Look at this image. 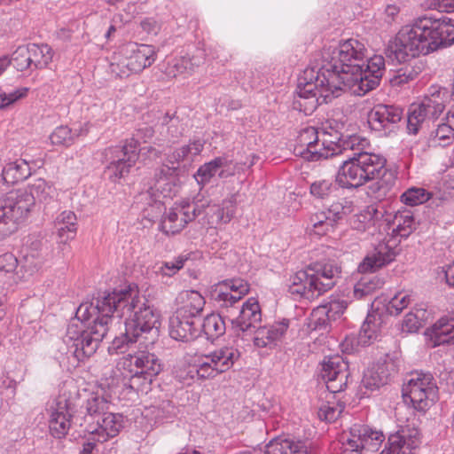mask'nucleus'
<instances>
[{"instance_id": "nucleus-2", "label": "nucleus", "mask_w": 454, "mask_h": 454, "mask_svg": "<svg viewBox=\"0 0 454 454\" xmlns=\"http://www.w3.org/2000/svg\"><path fill=\"white\" fill-rule=\"evenodd\" d=\"M368 145L369 142L358 136H350L343 140V153L350 151L351 154L342 160L336 175V183L342 188H357L381 176L369 187L370 194L380 201L393 195L391 189L395 178L392 173L387 172L384 157L365 151Z\"/></svg>"}, {"instance_id": "nucleus-60", "label": "nucleus", "mask_w": 454, "mask_h": 454, "mask_svg": "<svg viewBox=\"0 0 454 454\" xmlns=\"http://www.w3.org/2000/svg\"><path fill=\"white\" fill-rule=\"evenodd\" d=\"M416 76L417 72H415L413 68L406 67L399 69L390 81L392 86H402L414 80Z\"/></svg>"}, {"instance_id": "nucleus-64", "label": "nucleus", "mask_w": 454, "mask_h": 454, "mask_svg": "<svg viewBox=\"0 0 454 454\" xmlns=\"http://www.w3.org/2000/svg\"><path fill=\"white\" fill-rule=\"evenodd\" d=\"M18 266L17 258L11 253L0 255V272H12Z\"/></svg>"}, {"instance_id": "nucleus-44", "label": "nucleus", "mask_w": 454, "mask_h": 454, "mask_svg": "<svg viewBox=\"0 0 454 454\" xmlns=\"http://www.w3.org/2000/svg\"><path fill=\"white\" fill-rule=\"evenodd\" d=\"M201 327L207 339L212 340L223 335L226 330L223 317L215 313L209 314L204 318Z\"/></svg>"}, {"instance_id": "nucleus-7", "label": "nucleus", "mask_w": 454, "mask_h": 454, "mask_svg": "<svg viewBox=\"0 0 454 454\" xmlns=\"http://www.w3.org/2000/svg\"><path fill=\"white\" fill-rule=\"evenodd\" d=\"M367 49L364 43L350 38L340 42L337 46L324 49L322 52V69L330 75L332 83L348 90L345 76L359 71L366 58Z\"/></svg>"}, {"instance_id": "nucleus-62", "label": "nucleus", "mask_w": 454, "mask_h": 454, "mask_svg": "<svg viewBox=\"0 0 454 454\" xmlns=\"http://www.w3.org/2000/svg\"><path fill=\"white\" fill-rule=\"evenodd\" d=\"M186 208H189L188 211L193 215V220L200 215L205 212L207 208H211L209 207V201L207 200H197V201H189L183 200Z\"/></svg>"}, {"instance_id": "nucleus-55", "label": "nucleus", "mask_w": 454, "mask_h": 454, "mask_svg": "<svg viewBox=\"0 0 454 454\" xmlns=\"http://www.w3.org/2000/svg\"><path fill=\"white\" fill-rule=\"evenodd\" d=\"M27 92L28 89L26 87H20L10 92H0V110L11 108L17 101L26 98Z\"/></svg>"}, {"instance_id": "nucleus-26", "label": "nucleus", "mask_w": 454, "mask_h": 454, "mask_svg": "<svg viewBox=\"0 0 454 454\" xmlns=\"http://www.w3.org/2000/svg\"><path fill=\"white\" fill-rule=\"evenodd\" d=\"M262 320V311L257 299L251 297L245 301L239 316L232 321L235 328L243 333L255 330Z\"/></svg>"}, {"instance_id": "nucleus-30", "label": "nucleus", "mask_w": 454, "mask_h": 454, "mask_svg": "<svg viewBox=\"0 0 454 454\" xmlns=\"http://www.w3.org/2000/svg\"><path fill=\"white\" fill-rule=\"evenodd\" d=\"M195 320L192 317H187L176 311L169 317V336L181 341H189L198 336Z\"/></svg>"}, {"instance_id": "nucleus-1", "label": "nucleus", "mask_w": 454, "mask_h": 454, "mask_svg": "<svg viewBox=\"0 0 454 454\" xmlns=\"http://www.w3.org/2000/svg\"><path fill=\"white\" fill-rule=\"evenodd\" d=\"M121 301L118 290L104 293L95 302H82L76 309L75 318L69 323L64 337L78 361L92 356L108 332V324L115 316L116 304Z\"/></svg>"}, {"instance_id": "nucleus-19", "label": "nucleus", "mask_w": 454, "mask_h": 454, "mask_svg": "<svg viewBox=\"0 0 454 454\" xmlns=\"http://www.w3.org/2000/svg\"><path fill=\"white\" fill-rule=\"evenodd\" d=\"M403 117V109L393 105L378 104L368 113V123L372 129L384 132L385 135L393 130L395 124Z\"/></svg>"}, {"instance_id": "nucleus-47", "label": "nucleus", "mask_w": 454, "mask_h": 454, "mask_svg": "<svg viewBox=\"0 0 454 454\" xmlns=\"http://www.w3.org/2000/svg\"><path fill=\"white\" fill-rule=\"evenodd\" d=\"M427 314L425 309L415 308L405 315L402 324V331L406 333H416L423 326L427 320Z\"/></svg>"}, {"instance_id": "nucleus-38", "label": "nucleus", "mask_w": 454, "mask_h": 454, "mask_svg": "<svg viewBox=\"0 0 454 454\" xmlns=\"http://www.w3.org/2000/svg\"><path fill=\"white\" fill-rule=\"evenodd\" d=\"M178 300L182 306L176 311L179 314L192 317L193 319L203 310L205 305L204 297L194 290L183 291L180 293Z\"/></svg>"}, {"instance_id": "nucleus-52", "label": "nucleus", "mask_w": 454, "mask_h": 454, "mask_svg": "<svg viewBox=\"0 0 454 454\" xmlns=\"http://www.w3.org/2000/svg\"><path fill=\"white\" fill-rule=\"evenodd\" d=\"M431 197L430 192L424 188L411 187L401 196V200L408 206H417L427 202Z\"/></svg>"}, {"instance_id": "nucleus-29", "label": "nucleus", "mask_w": 454, "mask_h": 454, "mask_svg": "<svg viewBox=\"0 0 454 454\" xmlns=\"http://www.w3.org/2000/svg\"><path fill=\"white\" fill-rule=\"evenodd\" d=\"M394 248L386 243L378 244L373 251L368 254L358 266L360 272L374 271L395 260Z\"/></svg>"}, {"instance_id": "nucleus-32", "label": "nucleus", "mask_w": 454, "mask_h": 454, "mask_svg": "<svg viewBox=\"0 0 454 454\" xmlns=\"http://www.w3.org/2000/svg\"><path fill=\"white\" fill-rule=\"evenodd\" d=\"M432 347L454 344V318L441 317L425 332Z\"/></svg>"}, {"instance_id": "nucleus-8", "label": "nucleus", "mask_w": 454, "mask_h": 454, "mask_svg": "<svg viewBox=\"0 0 454 454\" xmlns=\"http://www.w3.org/2000/svg\"><path fill=\"white\" fill-rule=\"evenodd\" d=\"M340 274V268L334 262H316L291 277L289 293L313 301L332 289Z\"/></svg>"}, {"instance_id": "nucleus-49", "label": "nucleus", "mask_w": 454, "mask_h": 454, "mask_svg": "<svg viewBox=\"0 0 454 454\" xmlns=\"http://www.w3.org/2000/svg\"><path fill=\"white\" fill-rule=\"evenodd\" d=\"M236 203V195L232 194L223 201L222 207L213 206L210 208V212L213 213V217H215V222L223 223H229L235 214Z\"/></svg>"}, {"instance_id": "nucleus-63", "label": "nucleus", "mask_w": 454, "mask_h": 454, "mask_svg": "<svg viewBox=\"0 0 454 454\" xmlns=\"http://www.w3.org/2000/svg\"><path fill=\"white\" fill-rule=\"evenodd\" d=\"M126 64L127 57L119 61L112 62L109 67L110 73L119 78L128 77L133 72L131 69H128V67H126Z\"/></svg>"}, {"instance_id": "nucleus-54", "label": "nucleus", "mask_w": 454, "mask_h": 454, "mask_svg": "<svg viewBox=\"0 0 454 454\" xmlns=\"http://www.w3.org/2000/svg\"><path fill=\"white\" fill-rule=\"evenodd\" d=\"M185 261L186 258L179 256L170 262L156 263L155 273L162 277H172L184 267Z\"/></svg>"}, {"instance_id": "nucleus-37", "label": "nucleus", "mask_w": 454, "mask_h": 454, "mask_svg": "<svg viewBox=\"0 0 454 454\" xmlns=\"http://www.w3.org/2000/svg\"><path fill=\"white\" fill-rule=\"evenodd\" d=\"M29 176L30 168L26 160H19L9 162L4 168L0 166V178L3 186L19 183Z\"/></svg>"}, {"instance_id": "nucleus-50", "label": "nucleus", "mask_w": 454, "mask_h": 454, "mask_svg": "<svg viewBox=\"0 0 454 454\" xmlns=\"http://www.w3.org/2000/svg\"><path fill=\"white\" fill-rule=\"evenodd\" d=\"M413 301L409 291H400L391 298L387 305V310L390 315L398 316Z\"/></svg>"}, {"instance_id": "nucleus-18", "label": "nucleus", "mask_w": 454, "mask_h": 454, "mask_svg": "<svg viewBox=\"0 0 454 454\" xmlns=\"http://www.w3.org/2000/svg\"><path fill=\"white\" fill-rule=\"evenodd\" d=\"M443 109L442 102L431 98H426L419 104L411 105L407 116L409 134H418L427 121L436 119Z\"/></svg>"}, {"instance_id": "nucleus-27", "label": "nucleus", "mask_w": 454, "mask_h": 454, "mask_svg": "<svg viewBox=\"0 0 454 454\" xmlns=\"http://www.w3.org/2000/svg\"><path fill=\"white\" fill-rule=\"evenodd\" d=\"M348 307V301L340 297L332 296L330 301L318 306L312 312L311 322L315 328L325 326L326 321L335 320Z\"/></svg>"}, {"instance_id": "nucleus-35", "label": "nucleus", "mask_w": 454, "mask_h": 454, "mask_svg": "<svg viewBox=\"0 0 454 454\" xmlns=\"http://www.w3.org/2000/svg\"><path fill=\"white\" fill-rule=\"evenodd\" d=\"M315 151L320 153L315 159H306L309 161H317L323 159H328L333 156L343 154V141L340 140V135L323 133L322 137L313 144Z\"/></svg>"}, {"instance_id": "nucleus-33", "label": "nucleus", "mask_w": 454, "mask_h": 454, "mask_svg": "<svg viewBox=\"0 0 454 454\" xmlns=\"http://www.w3.org/2000/svg\"><path fill=\"white\" fill-rule=\"evenodd\" d=\"M386 364H378L364 372L359 391L362 397H368L370 393L379 389L388 381Z\"/></svg>"}, {"instance_id": "nucleus-53", "label": "nucleus", "mask_w": 454, "mask_h": 454, "mask_svg": "<svg viewBox=\"0 0 454 454\" xmlns=\"http://www.w3.org/2000/svg\"><path fill=\"white\" fill-rule=\"evenodd\" d=\"M10 64L12 65L18 71L21 72L27 69H32L31 59L27 45L20 46L13 51L10 59Z\"/></svg>"}, {"instance_id": "nucleus-45", "label": "nucleus", "mask_w": 454, "mask_h": 454, "mask_svg": "<svg viewBox=\"0 0 454 454\" xmlns=\"http://www.w3.org/2000/svg\"><path fill=\"white\" fill-rule=\"evenodd\" d=\"M56 227L63 240L74 238L76 232V215L72 211L62 212L56 219Z\"/></svg>"}, {"instance_id": "nucleus-43", "label": "nucleus", "mask_w": 454, "mask_h": 454, "mask_svg": "<svg viewBox=\"0 0 454 454\" xmlns=\"http://www.w3.org/2000/svg\"><path fill=\"white\" fill-rule=\"evenodd\" d=\"M204 57L202 52L199 55L184 56L174 60L171 73L174 76L180 74L189 75L192 74L198 67L203 64Z\"/></svg>"}, {"instance_id": "nucleus-40", "label": "nucleus", "mask_w": 454, "mask_h": 454, "mask_svg": "<svg viewBox=\"0 0 454 454\" xmlns=\"http://www.w3.org/2000/svg\"><path fill=\"white\" fill-rule=\"evenodd\" d=\"M384 212L380 210L377 206H367L363 211L355 214L349 218V225L353 230L364 232L367 230L372 221L379 220L383 217Z\"/></svg>"}, {"instance_id": "nucleus-61", "label": "nucleus", "mask_w": 454, "mask_h": 454, "mask_svg": "<svg viewBox=\"0 0 454 454\" xmlns=\"http://www.w3.org/2000/svg\"><path fill=\"white\" fill-rule=\"evenodd\" d=\"M454 137V124L448 121L447 123L439 124L436 130L434 139L439 143L442 142L443 145L448 144L449 141Z\"/></svg>"}, {"instance_id": "nucleus-46", "label": "nucleus", "mask_w": 454, "mask_h": 454, "mask_svg": "<svg viewBox=\"0 0 454 454\" xmlns=\"http://www.w3.org/2000/svg\"><path fill=\"white\" fill-rule=\"evenodd\" d=\"M28 51L31 59L32 69L43 68L52 59V50L47 44H28Z\"/></svg>"}, {"instance_id": "nucleus-20", "label": "nucleus", "mask_w": 454, "mask_h": 454, "mask_svg": "<svg viewBox=\"0 0 454 454\" xmlns=\"http://www.w3.org/2000/svg\"><path fill=\"white\" fill-rule=\"evenodd\" d=\"M249 292V284L241 278L226 279L215 285L214 300L221 307H231Z\"/></svg>"}, {"instance_id": "nucleus-9", "label": "nucleus", "mask_w": 454, "mask_h": 454, "mask_svg": "<svg viewBox=\"0 0 454 454\" xmlns=\"http://www.w3.org/2000/svg\"><path fill=\"white\" fill-rule=\"evenodd\" d=\"M329 78V74L325 72V69H322V66L318 69L307 68L303 75L299 78L297 98L294 100L295 106L306 114H310L320 104L321 98L324 102L331 98L338 97L340 92L344 90L340 86L332 83Z\"/></svg>"}, {"instance_id": "nucleus-23", "label": "nucleus", "mask_w": 454, "mask_h": 454, "mask_svg": "<svg viewBox=\"0 0 454 454\" xmlns=\"http://www.w3.org/2000/svg\"><path fill=\"white\" fill-rule=\"evenodd\" d=\"M289 327V320L284 319L270 325L258 326L254 330V345L257 348H272L283 339Z\"/></svg>"}, {"instance_id": "nucleus-48", "label": "nucleus", "mask_w": 454, "mask_h": 454, "mask_svg": "<svg viewBox=\"0 0 454 454\" xmlns=\"http://www.w3.org/2000/svg\"><path fill=\"white\" fill-rule=\"evenodd\" d=\"M162 134H166L169 141H175L182 137L184 125L176 114H166L161 120Z\"/></svg>"}, {"instance_id": "nucleus-17", "label": "nucleus", "mask_w": 454, "mask_h": 454, "mask_svg": "<svg viewBox=\"0 0 454 454\" xmlns=\"http://www.w3.org/2000/svg\"><path fill=\"white\" fill-rule=\"evenodd\" d=\"M321 376L330 392H341L348 384V363L339 355L325 357L322 363Z\"/></svg>"}, {"instance_id": "nucleus-3", "label": "nucleus", "mask_w": 454, "mask_h": 454, "mask_svg": "<svg viewBox=\"0 0 454 454\" xmlns=\"http://www.w3.org/2000/svg\"><path fill=\"white\" fill-rule=\"evenodd\" d=\"M453 43L454 20L445 16H422L398 31L395 38L389 41L386 53L388 58L402 63Z\"/></svg>"}, {"instance_id": "nucleus-14", "label": "nucleus", "mask_w": 454, "mask_h": 454, "mask_svg": "<svg viewBox=\"0 0 454 454\" xmlns=\"http://www.w3.org/2000/svg\"><path fill=\"white\" fill-rule=\"evenodd\" d=\"M240 356L231 346H224L203 355L196 361V373L200 379L215 378L231 369Z\"/></svg>"}, {"instance_id": "nucleus-31", "label": "nucleus", "mask_w": 454, "mask_h": 454, "mask_svg": "<svg viewBox=\"0 0 454 454\" xmlns=\"http://www.w3.org/2000/svg\"><path fill=\"white\" fill-rule=\"evenodd\" d=\"M127 51L130 53L127 57L128 69L133 73H139L150 67L155 61V51L153 46L147 44H129Z\"/></svg>"}, {"instance_id": "nucleus-57", "label": "nucleus", "mask_w": 454, "mask_h": 454, "mask_svg": "<svg viewBox=\"0 0 454 454\" xmlns=\"http://www.w3.org/2000/svg\"><path fill=\"white\" fill-rule=\"evenodd\" d=\"M334 190V185L331 180H317L311 184L310 193L318 199L328 197Z\"/></svg>"}, {"instance_id": "nucleus-22", "label": "nucleus", "mask_w": 454, "mask_h": 454, "mask_svg": "<svg viewBox=\"0 0 454 454\" xmlns=\"http://www.w3.org/2000/svg\"><path fill=\"white\" fill-rule=\"evenodd\" d=\"M235 166L226 157H216L209 162L200 166L194 175L199 184L205 185L218 176L219 178H227L235 174Z\"/></svg>"}, {"instance_id": "nucleus-36", "label": "nucleus", "mask_w": 454, "mask_h": 454, "mask_svg": "<svg viewBox=\"0 0 454 454\" xmlns=\"http://www.w3.org/2000/svg\"><path fill=\"white\" fill-rule=\"evenodd\" d=\"M383 320L379 312L369 313L357 336V343L362 346L372 344L381 335Z\"/></svg>"}, {"instance_id": "nucleus-41", "label": "nucleus", "mask_w": 454, "mask_h": 454, "mask_svg": "<svg viewBox=\"0 0 454 454\" xmlns=\"http://www.w3.org/2000/svg\"><path fill=\"white\" fill-rule=\"evenodd\" d=\"M383 285V279L378 276H364L354 286V296L357 299H365L372 296Z\"/></svg>"}, {"instance_id": "nucleus-58", "label": "nucleus", "mask_w": 454, "mask_h": 454, "mask_svg": "<svg viewBox=\"0 0 454 454\" xmlns=\"http://www.w3.org/2000/svg\"><path fill=\"white\" fill-rule=\"evenodd\" d=\"M309 223L314 230L318 232L319 229H322V231H326L329 227H333L334 224L331 222V217L327 211H321L312 215L309 218Z\"/></svg>"}, {"instance_id": "nucleus-12", "label": "nucleus", "mask_w": 454, "mask_h": 454, "mask_svg": "<svg viewBox=\"0 0 454 454\" xmlns=\"http://www.w3.org/2000/svg\"><path fill=\"white\" fill-rule=\"evenodd\" d=\"M438 388L430 373L416 372L403 387V397L419 411H426L438 397Z\"/></svg>"}, {"instance_id": "nucleus-10", "label": "nucleus", "mask_w": 454, "mask_h": 454, "mask_svg": "<svg viewBox=\"0 0 454 454\" xmlns=\"http://www.w3.org/2000/svg\"><path fill=\"white\" fill-rule=\"evenodd\" d=\"M153 136L151 127L137 130L133 137L127 139L123 145L109 147L104 152L106 167L105 174L112 182L127 176L138 160V148L141 142L146 143Z\"/></svg>"}, {"instance_id": "nucleus-28", "label": "nucleus", "mask_w": 454, "mask_h": 454, "mask_svg": "<svg viewBox=\"0 0 454 454\" xmlns=\"http://www.w3.org/2000/svg\"><path fill=\"white\" fill-rule=\"evenodd\" d=\"M311 442L292 439H274L265 447L264 454H316Z\"/></svg>"}, {"instance_id": "nucleus-11", "label": "nucleus", "mask_w": 454, "mask_h": 454, "mask_svg": "<svg viewBox=\"0 0 454 454\" xmlns=\"http://www.w3.org/2000/svg\"><path fill=\"white\" fill-rule=\"evenodd\" d=\"M119 364L131 374L129 387L136 391H143L162 370L158 356L148 350L129 354Z\"/></svg>"}, {"instance_id": "nucleus-16", "label": "nucleus", "mask_w": 454, "mask_h": 454, "mask_svg": "<svg viewBox=\"0 0 454 454\" xmlns=\"http://www.w3.org/2000/svg\"><path fill=\"white\" fill-rule=\"evenodd\" d=\"M385 436L381 431L373 430L367 426L355 427L349 435L342 437L344 451L367 454L379 450Z\"/></svg>"}, {"instance_id": "nucleus-6", "label": "nucleus", "mask_w": 454, "mask_h": 454, "mask_svg": "<svg viewBox=\"0 0 454 454\" xmlns=\"http://www.w3.org/2000/svg\"><path fill=\"white\" fill-rule=\"evenodd\" d=\"M54 189L43 178H38L25 189L13 190L0 198V240L18 228L33 210L35 201L47 202Z\"/></svg>"}, {"instance_id": "nucleus-15", "label": "nucleus", "mask_w": 454, "mask_h": 454, "mask_svg": "<svg viewBox=\"0 0 454 454\" xmlns=\"http://www.w3.org/2000/svg\"><path fill=\"white\" fill-rule=\"evenodd\" d=\"M49 428L55 438H64L78 419L74 415V405L65 395H59L53 400L49 408Z\"/></svg>"}, {"instance_id": "nucleus-25", "label": "nucleus", "mask_w": 454, "mask_h": 454, "mask_svg": "<svg viewBox=\"0 0 454 454\" xmlns=\"http://www.w3.org/2000/svg\"><path fill=\"white\" fill-rule=\"evenodd\" d=\"M124 427V418L120 413L107 412L95 425H90L85 429L90 434H98V441L106 442L116 436Z\"/></svg>"}, {"instance_id": "nucleus-4", "label": "nucleus", "mask_w": 454, "mask_h": 454, "mask_svg": "<svg viewBox=\"0 0 454 454\" xmlns=\"http://www.w3.org/2000/svg\"><path fill=\"white\" fill-rule=\"evenodd\" d=\"M121 301L116 304L115 316L125 319V337L129 342H138L148 348L159 337L160 313L146 304L144 297L130 286L118 290Z\"/></svg>"}, {"instance_id": "nucleus-21", "label": "nucleus", "mask_w": 454, "mask_h": 454, "mask_svg": "<svg viewBox=\"0 0 454 454\" xmlns=\"http://www.w3.org/2000/svg\"><path fill=\"white\" fill-rule=\"evenodd\" d=\"M419 443L417 429L403 428L388 437L387 446L380 454H411Z\"/></svg>"}, {"instance_id": "nucleus-59", "label": "nucleus", "mask_w": 454, "mask_h": 454, "mask_svg": "<svg viewBox=\"0 0 454 454\" xmlns=\"http://www.w3.org/2000/svg\"><path fill=\"white\" fill-rule=\"evenodd\" d=\"M342 408L339 405L323 404L317 412L318 418L326 422L335 421L340 415Z\"/></svg>"}, {"instance_id": "nucleus-51", "label": "nucleus", "mask_w": 454, "mask_h": 454, "mask_svg": "<svg viewBox=\"0 0 454 454\" xmlns=\"http://www.w3.org/2000/svg\"><path fill=\"white\" fill-rule=\"evenodd\" d=\"M355 208L354 202L347 199H342L333 202L328 208L327 212L331 217V222L335 223L350 215Z\"/></svg>"}, {"instance_id": "nucleus-56", "label": "nucleus", "mask_w": 454, "mask_h": 454, "mask_svg": "<svg viewBox=\"0 0 454 454\" xmlns=\"http://www.w3.org/2000/svg\"><path fill=\"white\" fill-rule=\"evenodd\" d=\"M74 136L67 126H59L51 134L50 139L52 145L69 146L74 143Z\"/></svg>"}, {"instance_id": "nucleus-13", "label": "nucleus", "mask_w": 454, "mask_h": 454, "mask_svg": "<svg viewBox=\"0 0 454 454\" xmlns=\"http://www.w3.org/2000/svg\"><path fill=\"white\" fill-rule=\"evenodd\" d=\"M385 72V59L381 55H374L361 64L359 71L345 76L344 82L348 90L356 96H364L379 86Z\"/></svg>"}, {"instance_id": "nucleus-24", "label": "nucleus", "mask_w": 454, "mask_h": 454, "mask_svg": "<svg viewBox=\"0 0 454 454\" xmlns=\"http://www.w3.org/2000/svg\"><path fill=\"white\" fill-rule=\"evenodd\" d=\"M184 201L176 202L172 207L165 213L161 221V230L167 234L179 233L188 223L193 221V215L188 211Z\"/></svg>"}, {"instance_id": "nucleus-39", "label": "nucleus", "mask_w": 454, "mask_h": 454, "mask_svg": "<svg viewBox=\"0 0 454 454\" xmlns=\"http://www.w3.org/2000/svg\"><path fill=\"white\" fill-rule=\"evenodd\" d=\"M85 409L87 414L84 417V421L93 425L94 419H100L108 412L109 402L103 395L92 393L86 401Z\"/></svg>"}, {"instance_id": "nucleus-5", "label": "nucleus", "mask_w": 454, "mask_h": 454, "mask_svg": "<svg viewBox=\"0 0 454 454\" xmlns=\"http://www.w3.org/2000/svg\"><path fill=\"white\" fill-rule=\"evenodd\" d=\"M204 143L198 139L189 145L176 149L166 158L168 164H162L157 168L154 172V187H150L148 191L140 193L139 204L145 216L150 220L160 215L163 210V202L160 200V196L155 192H160L162 196L170 197L177 182V170L179 165L183 161L191 162L193 158L199 155L203 150Z\"/></svg>"}, {"instance_id": "nucleus-34", "label": "nucleus", "mask_w": 454, "mask_h": 454, "mask_svg": "<svg viewBox=\"0 0 454 454\" xmlns=\"http://www.w3.org/2000/svg\"><path fill=\"white\" fill-rule=\"evenodd\" d=\"M319 139L318 131L312 126L301 129L296 137L294 152L296 155L304 159H315L320 154L315 151L313 144Z\"/></svg>"}, {"instance_id": "nucleus-42", "label": "nucleus", "mask_w": 454, "mask_h": 454, "mask_svg": "<svg viewBox=\"0 0 454 454\" xmlns=\"http://www.w3.org/2000/svg\"><path fill=\"white\" fill-rule=\"evenodd\" d=\"M394 225L396 235L407 238L417 229L418 223L410 210H402L395 214Z\"/></svg>"}]
</instances>
